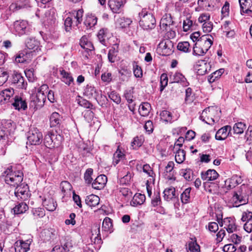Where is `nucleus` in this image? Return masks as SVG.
Wrapping results in <instances>:
<instances>
[{
    "label": "nucleus",
    "mask_w": 252,
    "mask_h": 252,
    "mask_svg": "<svg viewBox=\"0 0 252 252\" xmlns=\"http://www.w3.org/2000/svg\"><path fill=\"white\" fill-rule=\"evenodd\" d=\"M241 15L252 16V0H239Z\"/></svg>",
    "instance_id": "nucleus-14"
},
{
    "label": "nucleus",
    "mask_w": 252,
    "mask_h": 252,
    "mask_svg": "<svg viewBox=\"0 0 252 252\" xmlns=\"http://www.w3.org/2000/svg\"><path fill=\"white\" fill-rule=\"evenodd\" d=\"M223 223L225 225L224 228H226L228 233H232L236 229V226L234 221L230 218H226L224 220Z\"/></svg>",
    "instance_id": "nucleus-40"
},
{
    "label": "nucleus",
    "mask_w": 252,
    "mask_h": 252,
    "mask_svg": "<svg viewBox=\"0 0 252 252\" xmlns=\"http://www.w3.org/2000/svg\"><path fill=\"white\" fill-rule=\"evenodd\" d=\"M0 178L5 183L11 186L16 187L15 195L18 199L27 200L29 198V187L27 184H22L23 173L20 171H13L12 167L9 166L1 173Z\"/></svg>",
    "instance_id": "nucleus-1"
},
{
    "label": "nucleus",
    "mask_w": 252,
    "mask_h": 252,
    "mask_svg": "<svg viewBox=\"0 0 252 252\" xmlns=\"http://www.w3.org/2000/svg\"><path fill=\"white\" fill-rule=\"evenodd\" d=\"M191 188L186 189L181 194V200L183 203L187 204L189 202Z\"/></svg>",
    "instance_id": "nucleus-49"
},
{
    "label": "nucleus",
    "mask_w": 252,
    "mask_h": 252,
    "mask_svg": "<svg viewBox=\"0 0 252 252\" xmlns=\"http://www.w3.org/2000/svg\"><path fill=\"white\" fill-rule=\"evenodd\" d=\"M245 187L241 186L240 188L235 191L231 199L233 207H239L242 205L246 204L248 202V197L244 192Z\"/></svg>",
    "instance_id": "nucleus-5"
},
{
    "label": "nucleus",
    "mask_w": 252,
    "mask_h": 252,
    "mask_svg": "<svg viewBox=\"0 0 252 252\" xmlns=\"http://www.w3.org/2000/svg\"><path fill=\"white\" fill-rule=\"evenodd\" d=\"M109 97L117 104H119L121 102V99L120 95L115 92H112L109 94Z\"/></svg>",
    "instance_id": "nucleus-64"
},
{
    "label": "nucleus",
    "mask_w": 252,
    "mask_h": 252,
    "mask_svg": "<svg viewBox=\"0 0 252 252\" xmlns=\"http://www.w3.org/2000/svg\"><path fill=\"white\" fill-rule=\"evenodd\" d=\"M125 158V154L120 149L119 146H118L117 151L115 152L113 155V164L114 166H116L119 163L120 161Z\"/></svg>",
    "instance_id": "nucleus-43"
},
{
    "label": "nucleus",
    "mask_w": 252,
    "mask_h": 252,
    "mask_svg": "<svg viewBox=\"0 0 252 252\" xmlns=\"http://www.w3.org/2000/svg\"><path fill=\"white\" fill-rule=\"evenodd\" d=\"M231 130L229 126H224L219 129L216 133L215 138L218 140H223L228 136Z\"/></svg>",
    "instance_id": "nucleus-20"
},
{
    "label": "nucleus",
    "mask_w": 252,
    "mask_h": 252,
    "mask_svg": "<svg viewBox=\"0 0 252 252\" xmlns=\"http://www.w3.org/2000/svg\"><path fill=\"white\" fill-rule=\"evenodd\" d=\"M160 116L162 120L167 122H170L172 120V114L167 110L162 111L160 113Z\"/></svg>",
    "instance_id": "nucleus-52"
},
{
    "label": "nucleus",
    "mask_w": 252,
    "mask_h": 252,
    "mask_svg": "<svg viewBox=\"0 0 252 252\" xmlns=\"http://www.w3.org/2000/svg\"><path fill=\"white\" fill-rule=\"evenodd\" d=\"M132 22V21L129 18L125 17L120 18L117 20V23L121 28H125L129 26Z\"/></svg>",
    "instance_id": "nucleus-53"
},
{
    "label": "nucleus",
    "mask_w": 252,
    "mask_h": 252,
    "mask_svg": "<svg viewBox=\"0 0 252 252\" xmlns=\"http://www.w3.org/2000/svg\"><path fill=\"white\" fill-rule=\"evenodd\" d=\"M118 52V46L116 45L109 50L108 54V58L110 62L114 63L115 62Z\"/></svg>",
    "instance_id": "nucleus-44"
},
{
    "label": "nucleus",
    "mask_w": 252,
    "mask_h": 252,
    "mask_svg": "<svg viewBox=\"0 0 252 252\" xmlns=\"http://www.w3.org/2000/svg\"><path fill=\"white\" fill-rule=\"evenodd\" d=\"M97 18L93 15H88L84 21L85 25L90 28L94 26L97 23Z\"/></svg>",
    "instance_id": "nucleus-46"
},
{
    "label": "nucleus",
    "mask_w": 252,
    "mask_h": 252,
    "mask_svg": "<svg viewBox=\"0 0 252 252\" xmlns=\"http://www.w3.org/2000/svg\"><path fill=\"white\" fill-rule=\"evenodd\" d=\"M133 71L134 76L137 78H141L143 76L142 70L137 64L133 65Z\"/></svg>",
    "instance_id": "nucleus-62"
},
{
    "label": "nucleus",
    "mask_w": 252,
    "mask_h": 252,
    "mask_svg": "<svg viewBox=\"0 0 252 252\" xmlns=\"http://www.w3.org/2000/svg\"><path fill=\"white\" fill-rule=\"evenodd\" d=\"M93 173V170L92 168H88L84 174V179L87 184H90L92 183L93 178L92 175Z\"/></svg>",
    "instance_id": "nucleus-56"
},
{
    "label": "nucleus",
    "mask_w": 252,
    "mask_h": 252,
    "mask_svg": "<svg viewBox=\"0 0 252 252\" xmlns=\"http://www.w3.org/2000/svg\"><path fill=\"white\" fill-rule=\"evenodd\" d=\"M60 188L63 195L69 193L71 189V185L66 181H62L60 184Z\"/></svg>",
    "instance_id": "nucleus-47"
},
{
    "label": "nucleus",
    "mask_w": 252,
    "mask_h": 252,
    "mask_svg": "<svg viewBox=\"0 0 252 252\" xmlns=\"http://www.w3.org/2000/svg\"><path fill=\"white\" fill-rule=\"evenodd\" d=\"M27 60V52H20L15 58V62L18 63H24Z\"/></svg>",
    "instance_id": "nucleus-54"
},
{
    "label": "nucleus",
    "mask_w": 252,
    "mask_h": 252,
    "mask_svg": "<svg viewBox=\"0 0 252 252\" xmlns=\"http://www.w3.org/2000/svg\"><path fill=\"white\" fill-rule=\"evenodd\" d=\"M8 78V75L6 71L0 68V86L5 83Z\"/></svg>",
    "instance_id": "nucleus-61"
},
{
    "label": "nucleus",
    "mask_w": 252,
    "mask_h": 252,
    "mask_svg": "<svg viewBox=\"0 0 252 252\" xmlns=\"http://www.w3.org/2000/svg\"><path fill=\"white\" fill-rule=\"evenodd\" d=\"M170 79L174 83H180L184 86H188L189 83L185 76L179 72H176L170 75Z\"/></svg>",
    "instance_id": "nucleus-22"
},
{
    "label": "nucleus",
    "mask_w": 252,
    "mask_h": 252,
    "mask_svg": "<svg viewBox=\"0 0 252 252\" xmlns=\"http://www.w3.org/2000/svg\"><path fill=\"white\" fill-rule=\"evenodd\" d=\"M14 94V90L12 88H8L0 92V105L11 102L10 98Z\"/></svg>",
    "instance_id": "nucleus-13"
},
{
    "label": "nucleus",
    "mask_w": 252,
    "mask_h": 252,
    "mask_svg": "<svg viewBox=\"0 0 252 252\" xmlns=\"http://www.w3.org/2000/svg\"><path fill=\"white\" fill-rule=\"evenodd\" d=\"M194 67L198 75H203L211 70V65L205 60H199L196 62Z\"/></svg>",
    "instance_id": "nucleus-11"
},
{
    "label": "nucleus",
    "mask_w": 252,
    "mask_h": 252,
    "mask_svg": "<svg viewBox=\"0 0 252 252\" xmlns=\"http://www.w3.org/2000/svg\"><path fill=\"white\" fill-rule=\"evenodd\" d=\"M62 118L63 117L58 113H53L50 117V126H59L61 124Z\"/></svg>",
    "instance_id": "nucleus-29"
},
{
    "label": "nucleus",
    "mask_w": 252,
    "mask_h": 252,
    "mask_svg": "<svg viewBox=\"0 0 252 252\" xmlns=\"http://www.w3.org/2000/svg\"><path fill=\"white\" fill-rule=\"evenodd\" d=\"M11 124V122H4L1 126H0V141L1 140H5L9 134V130L8 126Z\"/></svg>",
    "instance_id": "nucleus-31"
},
{
    "label": "nucleus",
    "mask_w": 252,
    "mask_h": 252,
    "mask_svg": "<svg viewBox=\"0 0 252 252\" xmlns=\"http://www.w3.org/2000/svg\"><path fill=\"white\" fill-rule=\"evenodd\" d=\"M99 92L93 86L87 85L84 89V94L88 98L96 99L99 95Z\"/></svg>",
    "instance_id": "nucleus-18"
},
{
    "label": "nucleus",
    "mask_w": 252,
    "mask_h": 252,
    "mask_svg": "<svg viewBox=\"0 0 252 252\" xmlns=\"http://www.w3.org/2000/svg\"><path fill=\"white\" fill-rule=\"evenodd\" d=\"M151 110V105L148 102L142 103L139 108V113L142 116H148Z\"/></svg>",
    "instance_id": "nucleus-42"
},
{
    "label": "nucleus",
    "mask_w": 252,
    "mask_h": 252,
    "mask_svg": "<svg viewBox=\"0 0 252 252\" xmlns=\"http://www.w3.org/2000/svg\"><path fill=\"white\" fill-rule=\"evenodd\" d=\"M28 142L31 145H38L43 140L42 132L36 127H31L28 134Z\"/></svg>",
    "instance_id": "nucleus-7"
},
{
    "label": "nucleus",
    "mask_w": 252,
    "mask_h": 252,
    "mask_svg": "<svg viewBox=\"0 0 252 252\" xmlns=\"http://www.w3.org/2000/svg\"><path fill=\"white\" fill-rule=\"evenodd\" d=\"M61 139V136L59 135H55L51 132H48L46 134L43 139V142L44 145L49 149H52L56 146H59L60 144V141L59 140H55V139L58 138Z\"/></svg>",
    "instance_id": "nucleus-8"
},
{
    "label": "nucleus",
    "mask_w": 252,
    "mask_h": 252,
    "mask_svg": "<svg viewBox=\"0 0 252 252\" xmlns=\"http://www.w3.org/2000/svg\"><path fill=\"white\" fill-rule=\"evenodd\" d=\"M189 47V43L187 41L179 42L177 45L178 49L185 53H187L190 51Z\"/></svg>",
    "instance_id": "nucleus-51"
},
{
    "label": "nucleus",
    "mask_w": 252,
    "mask_h": 252,
    "mask_svg": "<svg viewBox=\"0 0 252 252\" xmlns=\"http://www.w3.org/2000/svg\"><path fill=\"white\" fill-rule=\"evenodd\" d=\"M139 25L144 30L149 31L155 28L156 21L153 14L142 12L139 13Z\"/></svg>",
    "instance_id": "nucleus-4"
},
{
    "label": "nucleus",
    "mask_w": 252,
    "mask_h": 252,
    "mask_svg": "<svg viewBox=\"0 0 252 252\" xmlns=\"http://www.w3.org/2000/svg\"><path fill=\"white\" fill-rule=\"evenodd\" d=\"M92 235L90 237L91 243L93 244H100L102 243L100 233L99 226L95 225L92 231Z\"/></svg>",
    "instance_id": "nucleus-25"
},
{
    "label": "nucleus",
    "mask_w": 252,
    "mask_h": 252,
    "mask_svg": "<svg viewBox=\"0 0 252 252\" xmlns=\"http://www.w3.org/2000/svg\"><path fill=\"white\" fill-rule=\"evenodd\" d=\"M157 51L161 56H169L174 52L173 43L170 39L163 40L158 44Z\"/></svg>",
    "instance_id": "nucleus-6"
},
{
    "label": "nucleus",
    "mask_w": 252,
    "mask_h": 252,
    "mask_svg": "<svg viewBox=\"0 0 252 252\" xmlns=\"http://www.w3.org/2000/svg\"><path fill=\"white\" fill-rule=\"evenodd\" d=\"M246 128V126L245 124L239 122L236 123L233 127L234 133L237 134H240L243 133L244 130Z\"/></svg>",
    "instance_id": "nucleus-48"
},
{
    "label": "nucleus",
    "mask_w": 252,
    "mask_h": 252,
    "mask_svg": "<svg viewBox=\"0 0 252 252\" xmlns=\"http://www.w3.org/2000/svg\"><path fill=\"white\" fill-rule=\"evenodd\" d=\"M174 167V163L173 161H169L167 165L165 166L164 172V177L168 180H175L173 168Z\"/></svg>",
    "instance_id": "nucleus-24"
},
{
    "label": "nucleus",
    "mask_w": 252,
    "mask_h": 252,
    "mask_svg": "<svg viewBox=\"0 0 252 252\" xmlns=\"http://www.w3.org/2000/svg\"><path fill=\"white\" fill-rule=\"evenodd\" d=\"M70 17L73 18L75 26H77L83 20V10L82 9L73 10L70 13Z\"/></svg>",
    "instance_id": "nucleus-26"
},
{
    "label": "nucleus",
    "mask_w": 252,
    "mask_h": 252,
    "mask_svg": "<svg viewBox=\"0 0 252 252\" xmlns=\"http://www.w3.org/2000/svg\"><path fill=\"white\" fill-rule=\"evenodd\" d=\"M181 174L184 178L187 181L191 180L192 176V171L190 169H182L181 170Z\"/></svg>",
    "instance_id": "nucleus-59"
},
{
    "label": "nucleus",
    "mask_w": 252,
    "mask_h": 252,
    "mask_svg": "<svg viewBox=\"0 0 252 252\" xmlns=\"http://www.w3.org/2000/svg\"><path fill=\"white\" fill-rule=\"evenodd\" d=\"M61 81L68 86L74 84V79L71 74L65 71L63 69H60L59 70Z\"/></svg>",
    "instance_id": "nucleus-16"
},
{
    "label": "nucleus",
    "mask_w": 252,
    "mask_h": 252,
    "mask_svg": "<svg viewBox=\"0 0 252 252\" xmlns=\"http://www.w3.org/2000/svg\"><path fill=\"white\" fill-rule=\"evenodd\" d=\"M99 200L98 196L91 194L86 197L85 202L87 205L90 207H95L99 204Z\"/></svg>",
    "instance_id": "nucleus-37"
},
{
    "label": "nucleus",
    "mask_w": 252,
    "mask_h": 252,
    "mask_svg": "<svg viewBox=\"0 0 252 252\" xmlns=\"http://www.w3.org/2000/svg\"><path fill=\"white\" fill-rule=\"evenodd\" d=\"M12 83L17 84L20 88H24L25 87L24 83V78L20 73H14L12 75Z\"/></svg>",
    "instance_id": "nucleus-30"
},
{
    "label": "nucleus",
    "mask_w": 252,
    "mask_h": 252,
    "mask_svg": "<svg viewBox=\"0 0 252 252\" xmlns=\"http://www.w3.org/2000/svg\"><path fill=\"white\" fill-rule=\"evenodd\" d=\"M46 95L41 93H36L35 94L32 95L30 106L35 110H37L44 105Z\"/></svg>",
    "instance_id": "nucleus-9"
},
{
    "label": "nucleus",
    "mask_w": 252,
    "mask_h": 252,
    "mask_svg": "<svg viewBox=\"0 0 252 252\" xmlns=\"http://www.w3.org/2000/svg\"><path fill=\"white\" fill-rule=\"evenodd\" d=\"M145 201V196L141 193H136L132 200L130 201V205L136 207L142 204Z\"/></svg>",
    "instance_id": "nucleus-35"
},
{
    "label": "nucleus",
    "mask_w": 252,
    "mask_h": 252,
    "mask_svg": "<svg viewBox=\"0 0 252 252\" xmlns=\"http://www.w3.org/2000/svg\"><path fill=\"white\" fill-rule=\"evenodd\" d=\"M160 91L162 92L168 84V77L167 75L165 73H163L160 76Z\"/></svg>",
    "instance_id": "nucleus-55"
},
{
    "label": "nucleus",
    "mask_w": 252,
    "mask_h": 252,
    "mask_svg": "<svg viewBox=\"0 0 252 252\" xmlns=\"http://www.w3.org/2000/svg\"><path fill=\"white\" fill-rule=\"evenodd\" d=\"M73 244L72 240L68 239L66 240L65 242L62 247V249L63 250V252H67L73 248Z\"/></svg>",
    "instance_id": "nucleus-60"
},
{
    "label": "nucleus",
    "mask_w": 252,
    "mask_h": 252,
    "mask_svg": "<svg viewBox=\"0 0 252 252\" xmlns=\"http://www.w3.org/2000/svg\"><path fill=\"white\" fill-rule=\"evenodd\" d=\"M83 114L84 115V117L85 119L88 122H90V121H91L94 118V114L93 112V111L91 110V109L85 110L83 112Z\"/></svg>",
    "instance_id": "nucleus-63"
},
{
    "label": "nucleus",
    "mask_w": 252,
    "mask_h": 252,
    "mask_svg": "<svg viewBox=\"0 0 252 252\" xmlns=\"http://www.w3.org/2000/svg\"><path fill=\"white\" fill-rule=\"evenodd\" d=\"M55 233L52 229H45L43 230L40 235L41 240L43 242H47L54 239Z\"/></svg>",
    "instance_id": "nucleus-27"
},
{
    "label": "nucleus",
    "mask_w": 252,
    "mask_h": 252,
    "mask_svg": "<svg viewBox=\"0 0 252 252\" xmlns=\"http://www.w3.org/2000/svg\"><path fill=\"white\" fill-rule=\"evenodd\" d=\"M202 179L205 182H209L216 180L219 174L215 170L209 169L205 172H202L201 174Z\"/></svg>",
    "instance_id": "nucleus-19"
},
{
    "label": "nucleus",
    "mask_w": 252,
    "mask_h": 252,
    "mask_svg": "<svg viewBox=\"0 0 252 252\" xmlns=\"http://www.w3.org/2000/svg\"><path fill=\"white\" fill-rule=\"evenodd\" d=\"M213 37L210 34H205L201 36L198 42H195L193 48V55L203 56L213 44Z\"/></svg>",
    "instance_id": "nucleus-3"
},
{
    "label": "nucleus",
    "mask_w": 252,
    "mask_h": 252,
    "mask_svg": "<svg viewBox=\"0 0 252 252\" xmlns=\"http://www.w3.org/2000/svg\"><path fill=\"white\" fill-rule=\"evenodd\" d=\"M176 151L175 152V161L178 163H183L186 159V152L184 150L180 149V148L174 149Z\"/></svg>",
    "instance_id": "nucleus-41"
},
{
    "label": "nucleus",
    "mask_w": 252,
    "mask_h": 252,
    "mask_svg": "<svg viewBox=\"0 0 252 252\" xmlns=\"http://www.w3.org/2000/svg\"><path fill=\"white\" fill-rule=\"evenodd\" d=\"M15 32L19 35L27 33L29 32V24L27 21L18 20L13 24Z\"/></svg>",
    "instance_id": "nucleus-10"
},
{
    "label": "nucleus",
    "mask_w": 252,
    "mask_h": 252,
    "mask_svg": "<svg viewBox=\"0 0 252 252\" xmlns=\"http://www.w3.org/2000/svg\"><path fill=\"white\" fill-rule=\"evenodd\" d=\"M126 3V0H108V5L111 10L115 13H120Z\"/></svg>",
    "instance_id": "nucleus-12"
},
{
    "label": "nucleus",
    "mask_w": 252,
    "mask_h": 252,
    "mask_svg": "<svg viewBox=\"0 0 252 252\" xmlns=\"http://www.w3.org/2000/svg\"><path fill=\"white\" fill-rule=\"evenodd\" d=\"M29 209L28 205L25 202L18 203L13 209L14 214H21L25 213Z\"/></svg>",
    "instance_id": "nucleus-39"
},
{
    "label": "nucleus",
    "mask_w": 252,
    "mask_h": 252,
    "mask_svg": "<svg viewBox=\"0 0 252 252\" xmlns=\"http://www.w3.org/2000/svg\"><path fill=\"white\" fill-rule=\"evenodd\" d=\"M32 214L35 219L42 218L45 216L44 210L40 208L33 209L32 210Z\"/></svg>",
    "instance_id": "nucleus-57"
},
{
    "label": "nucleus",
    "mask_w": 252,
    "mask_h": 252,
    "mask_svg": "<svg viewBox=\"0 0 252 252\" xmlns=\"http://www.w3.org/2000/svg\"><path fill=\"white\" fill-rule=\"evenodd\" d=\"M32 240L30 239L26 241L19 240L15 244V252H27L30 250V245Z\"/></svg>",
    "instance_id": "nucleus-15"
},
{
    "label": "nucleus",
    "mask_w": 252,
    "mask_h": 252,
    "mask_svg": "<svg viewBox=\"0 0 252 252\" xmlns=\"http://www.w3.org/2000/svg\"><path fill=\"white\" fill-rule=\"evenodd\" d=\"M241 179L237 175L233 176L231 178L225 181V185L227 189H231L240 184Z\"/></svg>",
    "instance_id": "nucleus-32"
},
{
    "label": "nucleus",
    "mask_w": 252,
    "mask_h": 252,
    "mask_svg": "<svg viewBox=\"0 0 252 252\" xmlns=\"http://www.w3.org/2000/svg\"><path fill=\"white\" fill-rule=\"evenodd\" d=\"M163 194L164 199L167 201L176 198L177 197L175 189L172 187L165 189L163 191Z\"/></svg>",
    "instance_id": "nucleus-34"
},
{
    "label": "nucleus",
    "mask_w": 252,
    "mask_h": 252,
    "mask_svg": "<svg viewBox=\"0 0 252 252\" xmlns=\"http://www.w3.org/2000/svg\"><path fill=\"white\" fill-rule=\"evenodd\" d=\"M24 8H25V5H22V4L19 1H18L16 2H13L11 3L9 6L10 10L13 12L17 11Z\"/></svg>",
    "instance_id": "nucleus-58"
},
{
    "label": "nucleus",
    "mask_w": 252,
    "mask_h": 252,
    "mask_svg": "<svg viewBox=\"0 0 252 252\" xmlns=\"http://www.w3.org/2000/svg\"><path fill=\"white\" fill-rule=\"evenodd\" d=\"M186 247L187 252H200V246L196 241L189 242Z\"/></svg>",
    "instance_id": "nucleus-45"
},
{
    "label": "nucleus",
    "mask_w": 252,
    "mask_h": 252,
    "mask_svg": "<svg viewBox=\"0 0 252 252\" xmlns=\"http://www.w3.org/2000/svg\"><path fill=\"white\" fill-rule=\"evenodd\" d=\"M113 224L111 219L108 217H105L102 222V230L105 231H108L110 230Z\"/></svg>",
    "instance_id": "nucleus-50"
},
{
    "label": "nucleus",
    "mask_w": 252,
    "mask_h": 252,
    "mask_svg": "<svg viewBox=\"0 0 252 252\" xmlns=\"http://www.w3.org/2000/svg\"><path fill=\"white\" fill-rule=\"evenodd\" d=\"M14 101L11 104L15 109L20 110L21 109L26 110L27 108V104L26 100L21 96L16 95L14 98Z\"/></svg>",
    "instance_id": "nucleus-21"
},
{
    "label": "nucleus",
    "mask_w": 252,
    "mask_h": 252,
    "mask_svg": "<svg viewBox=\"0 0 252 252\" xmlns=\"http://www.w3.org/2000/svg\"><path fill=\"white\" fill-rule=\"evenodd\" d=\"M80 45L82 48L88 52L89 55H90L89 52L92 53L94 49L92 43L86 36H83L80 39Z\"/></svg>",
    "instance_id": "nucleus-23"
},
{
    "label": "nucleus",
    "mask_w": 252,
    "mask_h": 252,
    "mask_svg": "<svg viewBox=\"0 0 252 252\" xmlns=\"http://www.w3.org/2000/svg\"><path fill=\"white\" fill-rule=\"evenodd\" d=\"M107 181V178L104 175L98 176L92 183V187L97 190L104 188Z\"/></svg>",
    "instance_id": "nucleus-17"
},
{
    "label": "nucleus",
    "mask_w": 252,
    "mask_h": 252,
    "mask_svg": "<svg viewBox=\"0 0 252 252\" xmlns=\"http://www.w3.org/2000/svg\"><path fill=\"white\" fill-rule=\"evenodd\" d=\"M43 204L49 211H55L57 206V202L52 198L45 199L43 201Z\"/></svg>",
    "instance_id": "nucleus-36"
},
{
    "label": "nucleus",
    "mask_w": 252,
    "mask_h": 252,
    "mask_svg": "<svg viewBox=\"0 0 252 252\" xmlns=\"http://www.w3.org/2000/svg\"><path fill=\"white\" fill-rule=\"evenodd\" d=\"M176 28L175 22L171 14L166 13L160 20L158 32L160 34L166 32L167 36L169 38H173L176 36L175 31Z\"/></svg>",
    "instance_id": "nucleus-2"
},
{
    "label": "nucleus",
    "mask_w": 252,
    "mask_h": 252,
    "mask_svg": "<svg viewBox=\"0 0 252 252\" xmlns=\"http://www.w3.org/2000/svg\"><path fill=\"white\" fill-rule=\"evenodd\" d=\"M39 45V42L33 38L28 39L26 42V47L30 50H32L33 52H38L39 50H40Z\"/></svg>",
    "instance_id": "nucleus-28"
},
{
    "label": "nucleus",
    "mask_w": 252,
    "mask_h": 252,
    "mask_svg": "<svg viewBox=\"0 0 252 252\" xmlns=\"http://www.w3.org/2000/svg\"><path fill=\"white\" fill-rule=\"evenodd\" d=\"M44 23L47 25H52L55 23L56 17L53 9L47 10L44 13Z\"/></svg>",
    "instance_id": "nucleus-33"
},
{
    "label": "nucleus",
    "mask_w": 252,
    "mask_h": 252,
    "mask_svg": "<svg viewBox=\"0 0 252 252\" xmlns=\"http://www.w3.org/2000/svg\"><path fill=\"white\" fill-rule=\"evenodd\" d=\"M216 108H214V107H209L205 109L203 111L201 115L200 116V120L207 124H210L209 116H207V114L208 112L211 114H213L216 111Z\"/></svg>",
    "instance_id": "nucleus-38"
}]
</instances>
